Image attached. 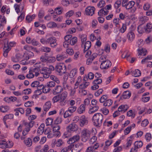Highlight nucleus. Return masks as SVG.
<instances>
[{
	"label": "nucleus",
	"instance_id": "1",
	"mask_svg": "<svg viewBox=\"0 0 152 152\" xmlns=\"http://www.w3.org/2000/svg\"><path fill=\"white\" fill-rule=\"evenodd\" d=\"M63 91L62 87L60 86H56L53 89L52 92L54 95H56L54 96L52 99V101L53 104L58 102L61 106L65 105L66 104V99L67 97L68 93L66 91H64L60 94Z\"/></svg>",
	"mask_w": 152,
	"mask_h": 152
},
{
	"label": "nucleus",
	"instance_id": "2",
	"mask_svg": "<svg viewBox=\"0 0 152 152\" xmlns=\"http://www.w3.org/2000/svg\"><path fill=\"white\" fill-rule=\"evenodd\" d=\"M103 116L100 113H96L94 114L92 120L94 124L96 126L100 127L102 125Z\"/></svg>",
	"mask_w": 152,
	"mask_h": 152
},
{
	"label": "nucleus",
	"instance_id": "3",
	"mask_svg": "<svg viewBox=\"0 0 152 152\" xmlns=\"http://www.w3.org/2000/svg\"><path fill=\"white\" fill-rule=\"evenodd\" d=\"M91 132L89 130L85 128L83 129L81 133V140L83 142H86L90 138Z\"/></svg>",
	"mask_w": 152,
	"mask_h": 152
},
{
	"label": "nucleus",
	"instance_id": "4",
	"mask_svg": "<svg viewBox=\"0 0 152 152\" xmlns=\"http://www.w3.org/2000/svg\"><path fill=\"white\" fill-rule=\"evenodd\" d=\"M55 70L60 75H62L66 72V67L64 64H58L56 66Z\"/></svg>",
	"mask_w": 152,
	"mask_h": 152
},
{
	"label": "nucleus",
	"instance_id": "5",
	"mask_svg": "<svg viewBox=\"0 0 152 152\" xmlns=\"http://www.w3.org/2000/svg\"><path fill=\"white\" fill-rule=\"evenodd\" d=\"M111 65V63L109 60H107L105 61H102V62L100 65V68L102 69H106L110 67Z\"/></svg>",
	"mask_w": 152,
	"mask_h": 152
},
{
	"label": "nucleus",
	"instance_id": "6",
	"mask_svg": "<svg viewBox=\"0 0 152 152\" xmlns=\"http://www.w3.org/2000/svg\"><path fill=\"white\" fill-rule=\"evenodd\" d=\"M56 38L54 37H50L48 38V44L52 48L56 47L57 45Z\"/></svg>",
	"mask_w": 152,
	"mask_h": 152
},
{
	"label": "nucleus",
	"instance_id": "7",
	"mask_svg": "<svg viewBox=\"0 0 152 152\" xmlns=\"http://www.w3.org/2000/svg\"><path fill=\"white\" fill-rule=\"evenodd\" d=\"M95 8L94 7H88L85 11V14L88 16H92L94 13Z\"/></svg>",
	"mask_w": 152,
	"mask_h": 152
},
{
	"label": "nucleus",
	"instance_id": "8",
	"mask_svg": "<svg viewBox=\"0 0 152 152\" xmlns=\"http://www.w3.org/2000/svg\"><path fill=\"white\" fill-rule=\"evenodd\" d=\"M83 144L82 143H77L75 146L74 145L73 148L72 150V152H80L83 148Z\"/></svg>",
	"mask_w": 152,
	"mask_h": 152
},
{
	"label": "nucleus",
	"instance_id": "9",
	"mask_svg": "<svg viewBox=\"0 0 152 152\" xmlns=\"http://www.w3.org/2000/svg\"><path fill=\"white\" fill-rule=\"evenodd\" d=\"M68 55L65 52H62L58 54L56 56V59L58 61H61L64 59L67 58Z\"/></svg>",
	"mask_w": 152,
	"mask_h": 152
},
{
	"label": "nucleus",
	"instance_id": "10",
	"mask_svg": "<svg viewBox=\"0 0 152 152\" xmlns=\"http://www.w3.org/2000/svg\"><path fill=\"white\" fill-rule=\"evenodd\" d=\"M78 126L76 124L72 123L70 124L67 127L66 129L67 131L71 132L76 131L78 130Z\"/></svg>",
	"mask_w": 152,
	"mask_h": 152
},
{
	"label": "nucleus",
	"instance_id": "11",
	"mask_svg": "<svg viewBox=\"0 0 152 152\" xmlns=\"http://www.w3.org/2000/svg\"><path fill=\"white\" fill-rule=\"evenodd\" d=\"M80 139V136L79 135H76L73 137L69 138L67 141V142L69 144L72 145V144L78 141Z\"/></svg>",
	"mask_w": 152,
	"mask_h": 152
},
{
	"label": "nucleus",
	"instance_id": "12",
	"mask_svg": "<svg viewBox=\"0 0 152 152\" xmlns=\"http://www.w3.org/2000/svg\"><path fill=\"white\" fill-rule=\"evenodd\" d=\"M23 56L22 54L20 53H17L15 56L12 57V61L14 62H17L22 59Z\"/></svg>",
	"mask_w": 152,
	"mask_h": 152
},
{
	"label": "nucleus",
	"instance_id": "13",
	"mask_svg": "<svg viewBox=\"0 0 152 152\" xmlns=\"http://www.w3.org/2000/svg\"><path fill=\"white\" fill-rule=\"evenodd\" d=\"M88 123V120L84 115L82 116L80 119V125L81 127L86 125Z\"/></svg>",
	"mask_w": 152,
	"mask_h": 152
},
{
	"label": "nucleus",
	"instance_id": "14",
	"mask_svg": "<svg viewBox=\"0 0 152 152\" xmlns=\"http://www.w3.org/2000/svg\"><path fill=\"white\" fill-rule=\"evenodd\" d=\"M34 122L33 121H31L29 122H25L24 124L25 126V129L27 131H30V128H32L34 126Z\"/></svg>",
	"mask_w": 152,
	"mask_h": 152
},
{
	"label": "nucleus",
	"instance_id": "15",
	"mask_svg": "<svg viewBox=\"0 0 152 152\" xmlns=\"http://www.w3.org/2000/svg\"><path fill=\"white\" fill-rule=\"evenodd\" d=\"M11 48L8 46V45H4V47L3 48V56L6 57L7 56L8 53L11 50Z\"/></svg>",
	"mask_w": 152,
	"mask_h": 152
},
{
	"label": "nucleus",
	"instance_id": "16",
	"mask_svg": "<svg viewBox=\"0 0 152 152\" xmlns=\"http://www.w3.org/2000/svg\"><path fill=\"white\" fill-rule=\"evenodd\" d=\"M145 32L148 33L152 31V24L151 23H148L145 26Z\"/></svg>",
	"mask_w": 152,
	"mask_h": 152
},
{
	"label": "nucleus",
	"instance_id": "17",
	"mask_svg": "<svg viewBox=\"0 0 152 152\" xmlns=\"http://www.w3.org/2000/svg\"><path fill=\"white\" fill-rule=\"evenodd\" d=\"M131 96V93L129 91H124L121 97V99H128Z\"/></svg>",
	"mask_w": 152,
	"mask_h": 152
},
{
	"label": "nucleus",
	"instance_id": "18",
	"mask_svg": "<svg viewBox=\"0 0 152 152\" xmlns=\"http://www.w3.org/2000/svg\"><path fill=\"white\" fill-rule=\"evenodd\" d=\"M51 102L50 101H49L45 103L43 106L44 111H48L51 107Z\"/></svg>",
	"mask_w": 152,
	"mask_h": 152
},
{
	"label": "nucleus",
	"instance_id": "19",
	"mask_svg": "<svg viewBox=\"0 0 152 152\" xmlns=\"http://www.w3.org/2000/svg\"><path fill=\"white\" fill-rule=\"evenodd\" d=\"M121 1L119 0H117L114 4V7L116 9V11L117 13H119L120 12V9L118 8L121 6Z\"/></svg>",
	"mask_w": 152,
	"mask_h": 152
},
{
	"label": "nucleus",
	"instance_id": "20",
	"mask_svg": "<svg viewBox=\"0 0 152 152\" xmlns=\"http://www.w3.org/2000/svg\"><path fill=\"white\" fill-rule=\"evenodd\" d=\"M129 108L128 106L126 104L121 105L118 108V111L124 112L127 110Z\"/></svg>",
	"mask_w": 152,
	"mask_h": 152
},
{
	"label": "nucleus",
	"instance_id": "21",
	"mask_svg": "<svg viewBox=\"0 0 152 152\" xmlns=\"http://www.w3.org/2000/svg\"><path fill=\"white\" fill-rule=\"evenodd\" d=\"M127 37L130 42H132L135 37L134 33L132 31L128 32L127 34Z\"/></svg>",
	"mask_w": 152,
	"mask_h": 152
},
{
	"label": "nucleus",
	"instance_id": "22",
	"mask_svg": "<svg viewBox=\"0 0 152 152\" xmlns=\"http://www.w3.org/2000/svg\"><path fill=\"white\" fill-rule=\"evenodd\" d=\"M131 73L132 75L134 77H139L141 75L140 71L138 69H135L134 71H132Z\"/></svg>",
	"mask_w": 152,
	"mask_h": 152
},
{
	"label": "nucleus",
	"instance_id": "23",
	"mask_svg": "<svg viewBox=\"0 0 152 152\" xmlns=\"http://www.w3.org/2000/svg\"><path fill=\"white\" fill-rule=\"evenodd\" d=\"M45 126V124L43 123L42 124L38 127L37 132V133L39 134H42L44 131V128Z\"/></svg>",
	"mask_w": 152,
	"mask_h": 152
},
{
	"label": "nucleus",
	"instance_id": "24",
	"mask_svg": "<svg viewBox=\"0 0 152 152\" xmlns=\"http://www.w3.org/2000/svg\"><path fill=\"white\" fill-rule=\"evenodd\" d=\"M104 8L101 9L98 12V15L99 16H103L107 15L108 13V11H105Z\"/></svg>",
	"mask_w": 152,
	"mask_h": 152
},
{
	"label": "nucleus",
	"instance_id": "25",
	"mask_svg": "<svg viewBox=\"0 0 152 152\" xmlns=\"http://www.w3.org/2000/svg\"><path fill=\"white\" fill-rule=\"evenodd\" d=\"M77 69L75 68L72 69L70 72L69 77L70 78H73L76 77L77 73Z\"/></svg>",
	"mask_w": 152,
	"mask_h": 152
},
{
	"label": "nucleus",
	"instance_id": "26",
	"mask_svg": "<svg viewBox=\"0 0 152 152\" xmlns=\"http://www.w3.org/2000/svg\"><path fill=\"white\" fill-rule=\"evenodd\" d=\"M74 147V145H70L68 146L63 148L61 152H68L70 150H72V148Z\"/></svg>",
	"mask_w": 152,
	"mask_h": 152
},
{
	"label": "nucleus",
	"instance_id": "27",
	"mask_svg": "<svg viewBox=\"0 0 152 152\" xmlns=\"http://www.w3.org/2000/svg\"><path fill=\"white\" fill-rule=\"evenodd\" d=\"M24 143L27 146L29 147L32 145V141L31 138H28L24 140Z\"/></svg>",
	"mask_w": 152,
	"mask_h": 152
},
{
	"label": "nucleus",
	"instance_id": "28",
	"mask_svg": "<svg viewBox=\"0 0 152 152\" xmlns=\"http://www.w3.org/2000/svg\"><path fill=\"white\" fill-rule=\"evenodd\" d=\"M137 51H138V55H142L143 56H145L146 54V49L144 48H140L138 49Z\"/></svg>",
	"mask_w": 152,
	"mask_h": 152
},
{
	"label": "nucleus",
	"instance_id": "29",
	"mask_svg": "<svg viewBox=\"0 0 152 152\" xmlns=\"http://www.w3.org/2000/svg\"><path fill=\"white\" fill-rule=\"evenodd\" d=\"M91 43L90 41H87L85 43L84 51H87L91 47Z\"/></svg>",
	"mask_w": 152,
	"mask_h": 152
},
{
	"label": "nucleus",
	"instance_id": "30",
	"mask_svg": "<svg viewBox=\"0 0 152 152\" xmlns=\"http://www.w3.org/2000/svg\"><path fill=\"white\" fill-rule=\"evenodd\" d=\"M145 26L140 25L137 28V30L138 32L140 34H142L145 32Z\"/></svg>",
	"mask_w": 152,
	"mask_h": 152
},
{
	"label": "nucleus",
	"instance_id": "31",
	"mask_svg": "<svg viewBox=\"0 0 152 152\" xmlns=\"http://www.w3.org/2000/svg\"><path fill=\"white\" fill-rule=\"evenodd\" d=\"M86 106L84 104H81L77 109L78 113L81 114L84 113L85 110Z\"/></svg>",
	"mask_w": 152,
	"mask_h": 152
},
{
	"label": "nucleus",
	"instance_id": "32",
	"mask_svg": "<svg viewBox=\"0 0 152 152\" xmlns=\"http://www.w3.org/2000/svg\"><path fill=\"white\" fill-rule=\"evenodd\" d=\"M133 139V136L132 135L131 136L128 138L127 140V142L126 143V147H129L131 146Z\"/></svg>",
	"mask_w": 152,
	"mask_h": 152
},
{
	"label": "nucleus",
	"instance_id": "33",
	"mask_svg": "<svg viewBox=\"0 0 152 152\" xmlns=\"http://www.w3.org/2000/svg\"><path fill=\"white\" fill-rule=\"evenodd\" d=\"M78 90L79 93L82 95L85 96L87 94L86 90L80 87V86L78 87Z\"/></svg>",
	"mask_w": 152,
	"mask_h": 152
},
{
	"label": "nucleus",
	"instance_id": "34",
	"mask_svg": "<svg viewBox=\"0 0 152 152\" xmlns=\"http://www.w3.org/2000/svg\"><path fill=\"white\" fill-rule=\"evenodd\" d=\"M36 15L33 14L31 15H28L26 16V20L28 23H30L35 18Z\"/></svg>",
	"mask_w": 152,
	"mask_h": 152
},
{
	"label": "nucleus",
	"instance_id": "35",
	"mask_svg": "<svg viewBox=\"0 0 152 152\" xmlns=\"http://www.w3.org/2000/svg\"><path fill=\"white\" fill-rule=\"evenodd\" d=\"M94 106L89 111V113L90 114H92L97 111L99 108V107L98 105Z\"/></svg>",
	"mask_w": 152,
	"mask_h": 152
},
{
	"label": "nucleus",
	"instance_id": "36",
	"mask_svg": "<svg viewBox=\"0 0 152 152\" xmlns=\"http://www.w3.org/2000/svg\"><path fill=\"white\" fill-rule=\"evenodd\" d=\"M135 4V2L132 1H129L127 4V6H126V9L129 10L130 9L132 8V7H134Z\"/></svg>",
	"mask_w": 152,
	"mask_h": 152
},
{
	"label": "nucleus",
	"instance_id": "37",
	"mask_svg": "<svg viewBox=\"0 0 152 152\" xmlns=\"http://www.w3.org/2000/svg\"><path fill=\"white\" fill-rule=\"evenodd\" d=\"M113 101L111 99H107L105 101L103 104V105L104 106L109 107L112 104Z\"/></svg>",
	"mask_w": 152,
	"mask_h": 152
},
{
	"label": "nucleus",
	"instance_id": "38",
	"mask_svg": "<svg viewBox=\"0 0 152 152\" xmlns=\"http://www.w3.org/2000/svg\"><path fill=\"white\" fill-rule=\"evenodd\" d=\"M148 19V18L145 16H141L139 18V21L141 22L142 23H144L147 22Z\"/></svg>",
	"mask_w": 152,
	"mask_h": 152
},
{
	"label": "nucleus",
	"instance_id": "39",
	"mask_svg": "<svg viewBox=\"0 0 152 152\" xmlns=\"http://www.w3.org/2000/svg\"><path fill=\"white\" fill-rule=\"evenodd\" d=\"M74 13V12L73 10H70L65 14V17L66 18L68 19L72 16Z\"/></svg>",
	"mask_w": 152,
	"mask_h": 152
},
{
	"label": "nucleus",
	"instance_id": "40",
	"mask_svg": "<svg viewBox=\"0 0 152 152\" xmlns=\"http://www.w3.org/2000/svg\"><path fill=\"white\" fill-rule=\"evenodd\" d=\"M142 142L141 141H136L135 142L134 145L137 147V148L138 149L141 148L142 146Z\"/></svg>",
	"mask_w": 152,
	"mask_h": 152
},
{
	"label": "nucleus",
	"instance_id": "41",
	"mask_svg": "<svg viewBox=\"0 0 152 152\" xmlns=\"http://www.w3.org/2000/svg\"><path fill=\"white\" fill-rule=\"evenodd\" d=\"M108 98L107 95H102L99 99V101L100 103H104Z\"/></svg>",
	"mask_w": 152,
	"mask_h": 152
},
{
	"label": "nucleus",
	"instance_id": "42",
	"mask_svg": "<svg viewBox=\"0 0 152 152\" xmlns=\"http://www.w3.org/2000/svg\"><path fill=\"white\" fill-rule=\"evenodd\" d=\"M77 41V38L76 37H74L70 39L69 41V43L72 45H74Z\"/></svg>",
	"mask_w": 152,
	"mask_h": 152
},
{
	"label": "nucleus",
	"instance_id": "43",
	"mask_svg": "<svg viewBox=\"0 0 152 152\" xmlns=\"http://www.w3.org/2000/svg\"><path fill=\"white\" fill-rule=\"evenodd\" d=\"M40 50L42 51L49 53L51 51V48L47 47H42L41 48Z\"/></svg>",
	"mask_w": 152,
	"mask_h": 152
},
{
	"label": "nucleus",
	"instance_id": "44",
	"mask_svg": "<svg viewBox=\"0 0 152 152\" xmlns=\"http://www.w3.org/2000/svg\"><path fill=\"white\" fill-rule=\"evenodd\" d=\"M127 28L126 24V23H123L121 27L119 30V31L122 33H124L126 31Z\"/></svg>",
	"mask_w": 152,
	"mask_h": 152
},
{
	"label": "nucleus",
	"instance_id": "45",
	"mask_svg": "<svg viewBox=\"0 0 152 152\" xmlns=\"http://www.w3.org/2000/svg\"><path fill=\"white\" fill-rule=\"evenodd\" d=\"M56 141V140H55ZM64 143L63 141L61 139H59L57 141H56L55 145L57 147H59Z\"/></svg>",
	"mask_w": 152,
	"mask_h": 152
},
{
	"label": "nucleus",
	"instance_id": "46",
	"mask_svg": "<svg viewBox=\"0 0 152 152\" xmlns=\"http://www.w3.org/2000/svg\"><path fill=\"white\" fill-rule=\"evenodd\" d=\"M63 85L64 88L65 89H68L69 90H71L72 87L71 86L68 85L66 81H63Z\"/></svg>",
	"mask_w": 152,
	"mask_h": 152
},
{
	"label": "nucleus",
	"instance_id": "47",
	"mask_svg": "<svg viewBox=\"0 0 152 152\" xmlns=\"http://www.w3.org/2000/svg\"><path fill=\"white\" fill-rule=\"evenodd\" d=\"M0 148H7V142L4 140H0Z\"/></svg>",
	"mask_w": 152,
	"mask_h": 152
},
{
	"label": "nucleus",
	"instance_id": "48",
	"mask_svg": "<svg viewBox=\"0 0 152 152\" xmlns=\"http://www.w3.org/2000/svg\"><path fill=\"white\" fill-rule=\"evenodd\" d=\"M56 24L54 22H50L48 23L47 24V26L50 28L56 27Z\"/></svg>",
	"mask_w": 152,
	"mask_h": 152
},
{
	"label": "nucleus",
	"instance_id": "49",
	"mask_svg": "<svg viewBox=\"0 0 152 152\" xmlns=\"http://www.w3.org/2000/svg\"><path fill=\"white\" fill-rule=\"evenodd\" d=\"M50 90V88L49 86H48L46 84L45 86H44L42 91L44 93H46L49 92Z\"/></svg>",
	"mask_w": 152,
	"mask_h": 152
},
{
	"label": "nucleus",
	"instance_id": "50",
	"mask_svg": "<svg viewBox=\"0 0 152 152\" xmlns=\"http://www.w3.org/2000/svg\"><path fill=\"white\" fill-rule=\"evenodd\" d=\"M41 72L42 74L46 73L47 72H48V73H51V71H50L49 69H48V68L47 67H42L41 69Z\"/></svg>",
	"mask_w": 152,
	"mask_h": 152
},
{
	"label": "nucleus",
	"instance_id": "51",
	"mask_svg": "<svg viewBox=\"0 0 152 152\" xmlns=\"http://www.w3.org/2000/svg\"><path fill=\"white\" fill-rule=\"evenodd\" d=\"M50 79L51 80H53L54 82H56L57 83H59L60 81L56 77L53 75H52L50 76Z\"/></svg>",
	"mask_w": 152,
	"mask_h": 152
},
{
	"label": "nucleus",
	"instance_id": "52",
	"mask_svg": "<svg viewBox=\"0 0 152 152\" xmlns=\"http://www.w3.org/2000/svg\"><path fill=\"white\" fill-rule=\"evenodd\" d=\"M9 109V107L8 106H2L0 107V110L1 112L5 113L7 112Z\"/></svg>",
	"mask_w": 152,
	"mask_h": 152
},
{
	"label": "nucleus",
	"instance_id": "53",
	"mask_svg": "<svg viewBox=\"0 0 152 152\" xmlns=\"http://www.w3.org/2000/svg\"><path fill=\"white\" fill-rule=\"evenodd\" d=\"M71 132L67 131L64 133L63 135L62 136V137L64 138H65L70 137L71 135Z\"/></svg>",
	"mask_w": 152,
	"mask_h": 152
},
{
	"label": "nucleus",
	"instance_id": "54",
	"mask_svg": "<svg viewBox=\"0 0 152 152\" xmlns=\"http://www.w3.org/2000/svg\"><path fill=\"white\" fill-rule=\"evenodd\" d=\"M14 115L13 114H10L5 115L4 118L3 119L6 120L8 119H12L13 118Z\"/></svg>",
	"mask_w": 152,
	"mask_h": 152
},
{
	"label": "nucleus",
	"instance_id": "55",
	"mask_svg": "<svg viewBox=\"0 0 152 152\" xmlns=\"http://www.w3.org/2000/svg\"><path fill=\"white\" fill-rule=\"evenodd\" d=\"M76 106H71L69 107L68 110L70 113H72L76 111Z\"/></svg>",
	"mask_w": 152,
	"mask_h": 152
},
{
	"label": "nucleus",
	"instance_id": "56",
	"mask_svg": "<svg viewBox=\"0 0 152 152\" xmlns=\"http://www.w3.org/2000/svg\"><path fill=\"white\" fill-rule=\"evenodd\" d=\"M53 122V120L51 118H48L45 120V123L47 126L51 125Z\"/></svg>",
	"mask_w": 152,
	"mask_h": 152
},
{
	"label": "nucleus",
	"instance_id": "57",
	"mask_svg": "<svg viewBox=\"0 0 152 152\" xmlns=\"http://www.w3.org/2000/svg\"><path fill=\"white\" fill-rule=\"evenodd\" d=\"M23 49L28 51L29 52L33 49V47L32 46L26 45L24 46Z\"/></svg>",
	"mask_w": 152,
	"mask_h": 152
},
{
	"label": "nucleus",
	"instance_id": "58",
	"mask_svg": "<svg viewBox=\"0 0 152 152\" xmlns=\"http://www.w3.org/2000/svg\"><path fill=\"white\" fill-rule=\"evenodd\" d=\"M46 84L47 86H49L50 88L54 87L56 85L55 82L53 81L49 82L47 83Z\"/></svg>",
	"mask_w": 152,
	"mask_h": 152
},
{
	"label": "nucleus",
	"instance_id": "59",
	"mask_svg": "<svg viewBox=\"0 0 152 152\" xmlns=\"http://www.w3.org/2000/svg\"><path fill=\"white\" fill-rule=\"evenodd\" d=\"M150 7V4L148 3L145 4L143 6V8L144 10H148Z\"/></svg>",
	"mask_w": 152,
	"mask_h": 152
},
{
	"label": "nucleus",
	"instance_id": "60",
	"mask_svg": "<svg viewBox=\"0 0 152 152\" xmlns=\"http://www.w3.org/2000/svg\"><path fill=\"white\" fill-rule=\"evenodd\" d=\"M89 84L90 83L89 82H85L84 83L80 85L79 87L80 86V87L82 88L85 89L89 85Z\"/></svg>",
	"mask_w": 152,
	"mask_h": 152
},
{
	"label": "nucleus",
	"instance_id": "61",
	"mask_svg": "<svg viewBox=\"0 0 152 152\" xmlns=\"http://www.w3.org/2000/svg\"><path fill=\"white\" fill-rule=\"evenodd\" d=\"M62 121V118L61 117H57L54 121V123L55 124H60L61 123Z\"/></svg>",
	"mask_w": 152,
	"mask_h": 152
},
{
	"label": "nucleus",
	"instance_id": "62",
	"mask_svg": "<svg viewBox=\"0 0 152 152\" xmlns=\"http://www.w3.org/2000/svg\"><path fill=\"white\" fill-rule=\"evenodd\" d=\"M31 91L30 88H27L24 90L22 92V94L25 95L31 93Z\"/></svg>",
	"mask_w": 152,
	"mask_h": 152
},
{
	"label": "nucleus",
	"instance_id": "63",
	"mask_svg": "<svg viewBox=\"0 0 152 152\" xmlns=\"http://www.w3.org/2000/svg\"><path fill=\"white\" fill-rule=\"evenodd\" d=\"M145 137L147 142L150 141L151 139V134L149 133H147L145 135Z\"/></svg>",
	"mask_w": 152,
	"mask_h": 152
},
{
	"label": "nucleus",
	"instance_id": "64",
	"mask_svg": "<svg viewBox=\"0 0 152 152\" xmlns=\"http://www.w3.org/2000/svg\"><path fill=\"white\" fill-rule=\"evenodd\" d=\"M44 11L42 10H40L39 12L38 16L39 18H43L44 15Z\"/></svg>",
	"mask_w": 152,
	"mask_h": 152
}]
</instances>
